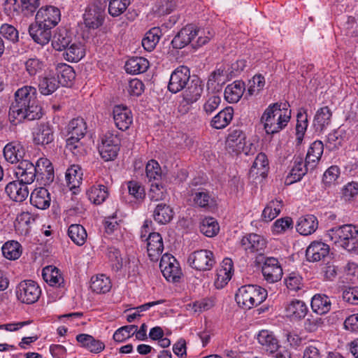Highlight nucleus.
I'll list each match as a JSON object with an SVG mask.
<instances>
[{
    "label": "nucleus",
    "mask_w": 358,
    "mask_h": 358,
    "mask_svg": "<svg viewBox=\"0 0 358 358\" xmlns=\"http://www.w3.org/2000/svg\"><path fill=\"white\" fill-rule=\"evenodd\" d=\"M326 238L338 247L358 255V227L344 224L327 231Z\"/></svg>",
    "instance_id": "1"
},
{
    "label": "nucleus",
    "mask_w": 358,
    "mask_h": 358,
    "mask_svg": "<svg viewBox=\"0 0 358 358\" xmlns=\"http://www.w3.org/2000/svg\"><path fill=\"white\" fill-rule=\"evenodd\" d=\"M208 36L204 30L196 29L192 24H188L181 29L171 41V45L174 49H182L192 42L194 48L201 47L206 44L213 37V34L208 31Z\"/></svg>",
    "instance_id": "2"
},
{
    "label": "nucleus",
    "mask_w": 358,
    "mask_h": 358,
    "mask_svg": "<svg viewBox=\"0 0 358 358\" xmlns=\"http://www.w3.org/2000/svg\"><path fill=\"white\" fill-rule=\"evenodd\" d=\"M267 297L266 289L257 285L241 286L236 293L235 300L243 309L249 310L264 302Z\"/></svg>",
    "instance_id": "3"
},
{
    "label": "nucleus",
    "mask_w": 358,
    "mask_h": 358,
    "mask_svg": "<svg viewBox=\"0 0 358 358\" xmlns=\"http://www.w3.org/2000/svg\"><path fill=\"white\" fill-rule=\"evenodd\" d=\"M203 82L198 77H193L185 87L182 100L180 101L181 110L187 112L196 108V102L203 92Z\"/></svg>",
    "instance_id": "4"
},
{
    "label": "nucleus",
    "mask_w": 358,
    "mask_h": 358,
    "mask_svg": "<svg viewBox=\"0 0 358 358\" xmlns=\"http://www.w3.org/2000/svg\"><path fill=\"white\" fill-rule=\"evenodd\" d=\"M100 141L98 149L101 157L106 162L114 160L120 150V140L117 135L107 131Z\"/></svg>",
    "instance_id": "5"
},
{
    "label": "nucleus",
    "mask_w": 358,
    "mask_h": 358,
    "mask_svg": "<svg viewBox=\"0 0 358 358\" xmlns=\"http://www.w3.org/2000/svg\"><path fill=\"white\" fill-rule=\"evenodd\" d=\"M36 94L34 87L25 85L19 88L15 92V101L12 102L9 112H27L29 107H34V102L31 103V100Z\"/></svg>",
    "instance_id": "6"
},
{
    "label": "nucleus",
    "mask_w": 358,
    "mask_h": 358,
    "mask_svg": "<svg viewBox=\"0 0 358 358\" xmlns=\"http://www.w3.org/2000/svg\"><path fill=\"white\" fill-rule=\"evenodd\" d=\"M187 262L192 268L198 271H210L215 264V259L213 252L208 250H200L191 253Z\"/></svg>",
    "instance_id": "7"
},
{
    "label": "nucleus",
    "mask_w": 358,
    "mask_h": 358,
    "mask_svg": "<svg viewBox=\"0 0 358 358\" xmlns=\"http://www.w3.org/2000/svg\"><path fill=\"white\" fill-rule=\"evenodd\" d=\"M41 290L38 284L31 280L22 281L17 287V299L22 303L32 304L38 301Z\"/></svg>",
    "instance_id": "8"
},
{
    "label": "nucleus",
    "mask_w": 358,
    "mask_h": 358,
    "mask_svg": "<svg viewBox=\"0 0 358 358\" xmlns=\"http://www.w3.org/2000/svg\"><path fill=\"white\" fill-rule=\"evenodd\" d=\"M159 267L164 277L169 282H178L182 275L181 268L176 259L166 253L161 257Z\"/></svg>",
    "instance_id": "9"
},
{
    "label": "nucleus",
    "mask_w": 358,
    "mask_h": 358,
    "mask_svg": "<svg viewBox=\"0 0 358 358\" xmlns=\"http://www.w3.org/2000/svg\"><path fill=\"white\" fill-rule=\"evenodd\" d=\"M291 113H263L261 120L267 134H275L283 129L291 118Z\"/></svg>",
    "instance_id": "10"
},
{
    "label": "nucleus",
    "mask_w": 358,
    "mask_h": 358,
    "mask_svg": "<svg viewBox=\"0 0 358 358\" xmlns=\"http://www.w3.org/2000/svg\"><path fill=\"white\" fill-rule=\"evenodd\" d=\"M190 80L189 68L180 66L171 73L168 84V90L171 93L176 94L184 90Z\"/></svg>",
    "instance_id": "11"
},
{
    "label": "nucleus",
    "mask_w": 358,
    "mask_h": 358,
    "mask_svg": "<svg viewBox=\"0 0 358 358\" xmlns=\"http://www.w3.org/2000/svg\"><path fill=\"white\" fill-rule=\"evenodd\" d=\"M240 244L242 248L248 253L262 255L266 248L267 241L259 234L250 233L242 237Z\"/></svg>",
    "instance_id": "12"
},
{
    "label": "nucleus",
    "mask_w": 358,
    "mask_h": 358,
    "mask_svg": "<svg viewBox=\"0 0 358 358\" xmlns=\"http://www.w3.org/2000/svg\"><path fill=\"white\" fill-rule=\"evenodd\" d=\"M264 279L268 283H274L281 280L283 272L278 259L266 257L262 267Z\"/></svg>",
    "instance_id": "13"
},
{
    "label": "nucleus",
    "mask_w": 358,
    "mask_h": 358,
    "mask_svg": "<svg viewBox=\"0 0 358 358\" xmlns=\"http://www.w3.org/2000/svg\"><path fill=\"white\" fill-rule=\"evenodd\" d=\"M60 10L52 6L41 7L36 15V22L45 27H55L60 21Z\"/></svg>",
    "instance_id": "14"
},
{
    "label": "nucleus",
    "mask_w": 358,
    "mask_h": 358,
    "mask_svg": "<svg viewBox=\"0 0 358 358\" xmlns=\"http://www.w3.org/2000/svg\"><path fill=\"white\" fill-rule=\"evenodd\" d=\"M257 339L262 349L265 350L268 355H273L281 347L280 341L273 331L262 329L259 331Z\"/></svg>",
    "instance_id": "15"
},
{
    "label": "nucleus",
    "mask_w": 358,
    "mask_h": 358,
    "mask_svg": "<svg viewBox=\"0 0 358 358\" xmlns=\"http://www.w3.org/2000/svg\"><path fill=\"white\" fill-rule=\"evenodd\" d=\"M15 176L17 180L31 184L37 176V167L29 160L22 159L15 169Z\"/></svg>",
    "instance_id": "16"
},
{
    "label": "nucleus",
    "mask_w": 358,
    "mask_h": 358,
    "mask_svg": "<svg viewBox=\"0 0 358 358\" xmlns=\"http://www.w3.org/2000/svg\"><path fill=\"white\" fill-rule=\"evenodd\" d=\"M329 245L327 243L317 241H313L306 250V259L310 262L324 260L329 255Z\"/></svg>",
    "instance_id": "17"
},
{
    "label": "nucleus",
    "mask_w": 358,
    "mask_h": 358,
    "mask_svg": "<svg viewBox=\"0 0 358 358\" xmlns=\"http://www.w3.org/2000/svg\"><path fill=\"white\" fill-rule=\"evenodd\" d=\"M147 241V250L151 261L157 262L164 250V243L162 236L157 232L150 233Z\"/></svg>",
    "instance_id": "18"
},
{
    "label": "nucleus",
    "mask_w": 358,
    "mask_h": 358,
    "mask_svg": "<svg viewBox=\"0 0 358 358\" xmlns=\"http://www.w3.org/2000/svg\"><path fill=\"white\" fill-rule=\"evenodd\" d=\"M246 135L239 129H231L227 137L225 145L227 149L234 152H241L245 145Z\"/></svg>",
    "instance_id": "19"
},
{
    "label": "nucleus",
    "mask_w": 358,
    "mask_h": 358,
    "mask_svg": "<svg viewBox=\"0 0 358 358\" xmlns=\"http://www.w3.org/2000/svg\"><path fill=\"white\" fill-rule=\"evenodd\" d=\"M309 169V166L306 165V159L305 162H303V157L300 156L294 157L293 166L289 173L285 178V183L287 185H291L301 180Z\"/></svg>",
    "instance_id": "20"
},
{
    "label": "nucleus",
    "mask_w": 358,
    "mask_h": 358,
    "mask_svg": "<svg viewBox=\"0 0 358 358\" xmlns=\"http://www.w3.org/2000/svg\"><path fill=\"white\" fill-rule=\"evenodd\" d=\"M5 191L9 198L16 202L24 201L29 193L27 184L19 180L9 182L6 186Z\"/></svg>",
    "instance_id": "21"
},
{
    "label": "nucleus",
    "mask_w": 358,
    "mask_h": 358,
    "mask_svg": "<svg viewBox=\"0 0 358 358\" xmlns=\"http://www.w3.org/2000/svg\"><path fill=\"white\" fill-rule=\"evenodd\" d=\"M52 28L45 27L42 24L36 22L29 27V34L31 38L37 43L44 45L49 43L51 39Z\"/></svg>",
    "instance_id": "22"
},
{
    "label": "nucleus",
    "mask_w": 358,
    "mask_h": 358,
    "mask_svg": "<svg viewBox=\"0 0 358 358\" xmlns=\"http://www.w3.org/2000/svg\"><path fill=\"white\" fill-rule=\"evenodd\" d=\"M234 271L233 262L229 258H225L222 262L220 267L217 270L215 285L217 288H222L231 280Z\"/></svg>",
    "instance_id": "23"
},
{
    "label": "nucleus",
    "mask_w": 358,
    "mask_h": 358,
    "mask_svg": "<svg viewBox=\"0 0 358 358\" xmlns=\"http://www.w3.org/2000/svg\"><path fill=\"white\" fill-rule=\"evenodd\" d=\"M53 140V129L48 123L41 124L33 132V141L36 145H48L52 143Z\"/></svg>",
    "instance_id": "24"
},
{
    "label": "nucleus",
    "mask_w": 358,
    "mask_h": 358,
    "mask_svg": "<svg viewBox=\"0 0 358 358\" xmlns=\"http://www.w3.org/2000/svg\"><path fill=\"white\" fill-rule=\"evenodd\" d=\"M50 194L47 189L38 187L35 189L30 195V203L34 207L45 210L50 206Z\"/></svg>",
    "instance_id": "25"
},
{
    "label": "nucleus",
    "mask_w": 358,
    "mask_h": 358,
    "mask_svg": "<svg viewBox=\"0 0 358 358\" xmlns=\"http://www.w3.org/2000/svg\"><path fill=\"white\" fill-rule=\"evenodd\" d=\"M43 280L50 286L65 288V282L60 271L54 266H48L43 268Z\"/></svg>",
    "instance_id": "26"
},
{
    "label": "nucleus",
    "mask_w": 358,
    "mask_h": 358,
    "mask_svg": "<svg viewBox=\"0 0 358 358\" xmlns=\"http://www.w3.org/2000/svg\"><path fill=\"white\" fill-rule=\"evenodd\" d=\"M76 338L82 348L87 349L92 353L98 354L105 349V344L91 335L80 334L76 336Z\"/></svg>",
    "instance_id": "27"
},
{
    "label": "nucleus",
    "mask_w": 358,
    "mask_h": 358,
    "mask_svg": "<svg viewBox=\"0 0 358 358\" xmlns=\"http://www.w3.org/2000/svg\"><path fill=\"white\" fill-rule=\"evenodd\" d=\"M24 153L23 146L18 142L8 143L3 148L4 158L10 164L19 163L21 161L20 159L23 158Z\"/></svg>",
    "instance_id": "28"
},
{
    "label": "nucleus",
    "mask_w": 358,
    "mask_h": 358,
    "mask_svg": "<svg viewBox=\"0 0 358 358\" xmlns=\"http://www.w3.org/2000/svg\"><path fill=\"white\" fill-rule=\"evenodd\" d=\"M318 227V221L315 216L306 215L299 218L296 225V231L303 236L314 233Z\"/></svg>",
    "instance_id": "29"
},
{
    "label": "nucleus",
    "mask_w": 358,
    "mask_h": 358,
    "mask_svg": "<svg viewBox=\"0 0 358 358\" xmlns=\"http://www.w3.org/2000/svg\"><path fill=\"white\" fill-rule=\"evenodd\" d=\"M73 43V34L66 29H58L52 40V45L57 51H64Z\"/></svg>",
    "instance_id": "30"
},
{
    "label": "nucleus",
    "mask_w": 358,
    "mask_h": 358,
    "mask_svg": "<svg viewBox=\"0 0 358 358\" xmlns=\"http://www.w3.org/2000/svg\"><path fill=\"white\" fill-rule=\"evenodd\" d=\"M268 160L266 155L263 153H259L250 170V176L257 178L260 176L265 178L268 171Z\"/></svg>",
    "instance_id": "31"
},
{
    "label": "nucleus",
    "mask_w": 358,
    "mask_h": 358,
    "mask_svg": "<svg viewBox=\"0 0 358 358\" xmlns=\"http://www.w3.org/2000/svg\"><path fill=\"white\" fill-rule=\"evenodd\" d=\"M104 17V11L100 8H90L84 15L85 24L90 29H97L103 23Z\"/></svg>",
    "instance_id": "32"
},
{
    "label": "nucleus",
    "mask_w": 358,
    "mask_h": 358,
    "mask_svg": "<svg viewBox=\"0 0 358 358\" xmlns=\"http://www.w3.org/2000/svg\"><path fill=\"white\" fill-rule=\"evenodd\" d=\"M310 306L314 313L318 315H324L330 311L331 302L326 294H316L311 299Z\"/></svg>",
    "instance_id": "33"
},
{
    "label": "nucleus",
    "mask_w": 358,
    "mask_h": 358,
    "mask_svg": "<svg viewBox=\"0 0 358 358\" xmlns=\"http://www.w3.org/2000/svg\"><path fill=\"white\" fill-rule=\"evenodd\" d=\"M245 83L241 80H236L228 85L224 90V98L230 103H236L242 97L245 91Z\"/></svg>",
    "instance_id": "34"
},
{
    "label": "nucleus",
    "mask_w": 358,
    "mask_h": 358,
    "mask_svg": "<svg viewBox=\"0 0 358 358\" xmlns=\"http://www.w3.org/2000/svg\"><path fill=\"white\" fill-rule=\"evenodd\" d=\"M57 80L62 86H71L76 78V73L71 66L66 64H59L57 66Z\"/></svg>",
    "instance_id": "35"
},
{
    "label": "nucleus",
    "mask_w": 358,
    "mask_h": 358,
    "mask_svg": "<svg viewBox=\"0 0 358 358\" xmlns=\"http://www.w3.org/2000/svg\"><path fill=\"white\" fill-rule=\"evenodd\" d=\"M324 151V145L320 141H314L310 146L306 155V165L313 169L320 159Z\"/></svg>",
    "instance_id": "36"
},
{
    "label": "nucleus",
    "mask_w": 358,
    "mask_h": 358,
    "mask_svg": "<svg viewBox=\"0 0 358 358\" xmlns=\"http://www.w3.org/2000/svg\"><path fill=\"white\" fill-rule=\"evenodd\" d=\"M286 311L290 317L294 320H301L307 315L308 308L305 302L295 299L287 305Z\"/></svg>",
    "instance_id": "37"
},
{
    "label": "nucleus",
    "mask_w": 358,
    "mask_h": 358,
    "mask_svg": "<svg viewBox=\"0 0 358 358\" xmlns=\"http://www.w3.org/2000/svg\"><path fill=\"white\" fill-rule=\"evenodd\" d=\"M85 55V50L80 42H73L63 53L64 58L69 62H78Z\"/></svg>",
    "instance_id": "38"
},
{
    "label": "nucleus",
    "mask_w": 358,
    "mask_h": 358,
    "mask_svg": "<svg viewBox=\"0 0 358 358\" xmlns=\"http://www.w3.org/2000/svg\"><path fill=\"white\" fill-rule=\"evenodd\" d=\"M173 210L172 208L164 203L157 205L154 212V220L161 224L169 223L173 217Z\"/></svg>",
    "instance_id": "39"
},
{
    "label": "nucleus",
    "mask_w": 358,
    "mask_h": 358,
    "mask_svg": "<svg viewBox=\"0 0 358 358\" xmlns=\"http://www.w3.org/2000/svg\"><path fill=\"white\" fill-rule=\"evenodd\" d=\"M149 66V62L144 57H136L129 59L124 68L127 73L130 74H138L145 72Z\"/></svg>",
    "instance_id": "40"
},
{
    "label": "nucleus",
    "mask_w": 358,
    "mask_h": 358,
    "mask_svg": "<svg viewBox=\"0 0 358 358\" xmlns=\"http://www.w3.org/2000/svg\"><path fill=\"white\" fill-rule=\"evenodd\" d=\"M59 86V83L57 78L50 73L41 78L38 83L39 92L43 95L52 94Z\"/></svg>",
    "instance_id": "41"
},
{
    "label": "nucleus",
    "mask_w": 358,
    "mask_h": 358,
    "mask_svg": "<svg viewBox=\"0 0 358 358\" xmlns=\"http://www.w3.org/2000/svg\"><path fill=\"white\" fill-rule=\"evenodd\" d=\"M90 288L96 294H105L111 288L110 280L103 274L93 276L91 278Z\"/></svg>",
    "instance_id": "42"
},
{
    "label": "nucleus",
    "mask_w": 358,
    "mask_h": 358,
    "mask_svg": "<svg viewBox=\"0 0 358 358\" xmlns=\"http://www.w3.org/2000/svg\"><path fill=\"white\" fill-rule=\"evenodd\" d=\"M87 196L92 203L99 205L108 197V188L103 185H94L87 191Z\"/></svg>",
    "instance_id": "43"
},
{
    "label": "nucleus",
    "mask_w": 358,
    "mask_h": 358,
    "mask_svg": "<svg viewBox=\"0 0 358 358\" xmlns=\"http://www.w3.org/2000/svg\"><path fill=\"white\" fill-rule=\"evenodd\" d=\"M68 236L75 244L79 246L85 244L87 237L85 229L78 224H73L69 226Z\"/></svg>",
    "instance_id": "44"
},
{
    "label": "nucleus",
    "mask_w": 358,
    "mask_h": 358,
    "mask_svg": "<svg viewBox=\"0 0 358 358\" xmlns=\"http://www.w3.org/2000/svg\"><path fill=\"white\" fill-rule=\"evenodd\" d=\"M83 171L78 165H72L66 172V180L70 189L78 187L83 181Z\"/></svg>",
    "instance_id": "45"
},
{
    "label": "nucleus",
    "mask_w": 358,
    "mask_h": 358,
    "mask_svg": "<svg viewBox=\"0 0 358 358\" xmlns=\"http://www.w3.org/2000/svg\"><path fill=\"white\" fill-rule=\"evenodd\" d=\"M161 36V30L159 27L150 29L142 40V45L147 51H152L158 43Z\"/></svg>",
    "instance_id": "46"
},
{
    "label": "nucleus",
    "mask_w": 358,
    "mask_h": 358,
    "mask_svg": "<svg viewBox=\"0 0 358 358\" xmlns=\"http://www.w3.org/2000/svg\"><path fill=\"white\" fill-rule=\"evenodd\" d=\"M3 256L10 260L17 259L22 255V246L15 241H10L5 243L2 246Z\"/></svg>",
    "instance_id": "47"
},
{
    "label": "nucleus",
    "mask_w": 358,
    "mask_h": 358,
    "mask_svg": "<svg viewBox=\"0 0 358 358\" xmlns=\"http://www.w3.org/2000/svg\"><path fill=\"white\" fill-rule=\"evenodd\" d=\"M83 137L70 136L66 139V148L75 156L81 157L87 153L86 147L80 141Z\"/></svg>",
    "instance_id": "48"
},
{
    "label": "nucleus",
    "mask_w": 358,
    "mask_h": 358,
    "mask_svg": "<svg viewBox=\"0 0 358 358\" xmlns=\"http://www.w3.org/2000/svg\"><path fill=\"white\" fill-rule=\"evenodd\" d=\"M200 231L208 237H213L218 233L220 227L215 218L208 217L203 218L199 225Z\"/></svg>",
    "instance_id": "49"
},
{
    "label": "nucleus",
    "mask_w": 358,
    "mask_h": 358,
    "mask_svg": "<svg viewBox=\"0 0 358 358\" xmlns=\"http://www.w3.org/2000/svg\"><path fill=\"white\" fill-rule=\"evenodd\" d=\"M282 207V204L280 200L275 199L270 201L262 212L263 220L266 222L273 220L280 214Z\"/></svg>",
    "instance_id": "50"
},
{
    "label": "nucleus",
    "mask_w": 358,
    "mask_h": 358,
    "mask_svg": "<svg viewBox=\"0 0 358 358\" xmlns=\"http://www.w3.org/2000/svg\"><path fill=\"white\" fill-rule=\"evenodd\" d=\"M86 130V123L80 117L73 118L68 124V131L71 136L84 137Z\"/></svg>",
    "instance_id": "51"
},
{
    "label": "nucleus",
    "mask_w": 358,
    "mask_h": 358,
    "mask_svg": "<svg viewBox=\"0 0 358 358\" xmlns=\"http://www.w3.org/2000/svg\"><path fill=\"white\" fill-rule=\"evenodd\" d=\"M192 196L194 203L199 207L208 208L214 205V199L207 191L196 192Z\"/></svg>",
    "instance_id": "52"
},
{
    "label": "nucleus",
    "mask_w": 358,
    "mask_h": 358,
    "mask_svg": "<svg viewBox=\"0 0 358 358\" xmlns=\"http://www.w3.org/2000/svg\"><path fill=\"white\" fill-rule=\"evenodd\" d=\"M130 3L131 0H110L108 13L113 17H118L125 12Z\"/></svg>",
    "instance_id": "53"
},
{
    "label": "nucleus",
    "mask_w": 358,
    "mask_h": 358,
    "mask_svg": "<svg viewBox=\"0 0 358 358\" xmlns=\"http://www.w3.org/2000/svg\"><path fill=\"white\" fill-rule=\"evenodd\" d=\"M340 169L337 166H331L323 174L322 182L326 187H330L338 183Z\"/></svg>",
    "instance_id": "54"
},
{
    "label": "nucleus",
    "mask_w": 358,
    "mask_h": 358,
    "mask_svg": "<svg viewBox=\"0 0 358 358\" xmlns=\"http://www.w3.org/2000/svg\"><path fill=\"white\" fill-rule=\"evenodd\" d=\"M138 327L136 325H126L119 328L113 334L115 341L122 343L134 335Z\"/></svg>",
    "instance_id": "55"
},
{
    "label": "nucleus",
    "mask_w": 358,
    "mask_h": 358,
    "mask_svg": "<svg viewBox=\"0 0 358 358\" xmlns=\"http://www.w3.org/2000/svg\"><path fill=\"white\" fill-rule=\"evenodd\" d=\"M107 256L111 263L113 269L119 271L123 266V259L119 249L113 246L108 247L107 248Z\"/></svg>",
    "instance_id": "56"
},
{
    "label": "nucleus",
    "mask_w": 358,
    "mask_h": 358,
    "mask_svg": "<svg viewBox=\"0 0 358 358\" xmlns=\"http://www.w3.org/2000/svg\"><path fill=\"white\" fill-rule=\"evenodd\" d=\"M307 127L308 113H297L296 135L298 143H301L302 142Z\"/></svg>",
    "instance_id": "57"
},
{
    "label": "nucleus",
    "mask_w": 358,
    "mask_h": 358,
    "mask_svg": "<svg viewBox=\"0 0 358 358\" xmlns=\"http://www.w3.org/2000/svg\"><path fill=\"white\" fill-rule=\"evenodd\" d=\"M0 36L13 43H16L19 41V32L11 24H3L0 27Z\"/></svg>",
    "instance_id": "58"
},
{
    "label": "nucleus",
    "mask_w": 358,
    "mask_h": 358,
    "mask_svg": "<svg viewBox=\"0 0 358 358\" xmlns=\"http://www.w3.org/2000/svg\"><path fill=\"white\" fill-rule=\"evenodd\" d=\"M113 120L116 127L122 131L129 128L133 122L132 113H113Z\"/></svg>",
    "instance_id": "59"
},
{
    "label": "nucleus",
    "mask_w": 358,
    "mask_h": 358,
    "mask_svg": "<svg viewBox=\"0 0 358 358\" xmlns=\"http://www.w3.org/2000/svg\"><path fill=\"white\" fill-rule=\"evenodd\" d=\"M145 173L149 181L160 180L162 174L159 163L154 159L149 161L146 164Z\"/></svg>",
    "instance_id": "60"
},
{
    "label": "nucleus",
    "mask_w": 358,
    "mask_h": 358,
    "mask_svg": "<svg viewBox=\"0 0 358 358\" xmlns=\"http://www.w3.org/2000/svg\"><path fill=\"white\" fill-rule=\"evenodd\" d=\"M129 194L137 201H143L145 196L144 187L136 180L129 181L127 183Z\"/></svg>",
    "instance_id": "61"
},
{
    "label": "nucleus",
    "mask_w": 358,
    "mask_h": 358,
    "mask_svg": "<svg viewBox=\"0 0 358 358\" xmlns=\"http://www.w3.org/2000/svg\"><path fill=\"white\" fill-rule=\"evenodd\" d=\"M166 196V189L158 182L152 183L148 193V197L151 201H159L164 200Z\"/></svg>",
    "instance_id": "62"
},
{
    "label": "nucleus",
    "mask_w": 358,
    "mask_h": 358,
    "mask_svg": "<svg viewBox=\"0 0 358 358\" xmlns=\"http://www.w3.org/2000/svg\"><path fill=\"white\" fill-rule=\"evenodd\" d=\"M234 113H217L211 120V125L217 129L226 127L233 119Z\"/></svg>",
    "instance_id": "63"
},
{
    "label": "nucleus",
    "mask_w": 358,
    "mask_h": 358,
    "mask_svg": "<svg viewBox=\"0 0 358 358\" xmlns=\"http://www.w3.org/2000/svg\"><path fill=\"white\" fill-rule=\"evenodd\" d=\"M25 69L29 76H33L42 71L43 62L37 57L28 59L24 63Z\"/></svg>",
    "instance_id": "64"
}]
</instances>
